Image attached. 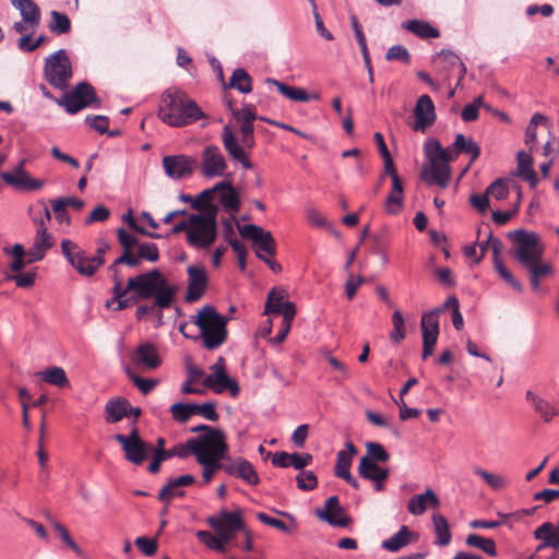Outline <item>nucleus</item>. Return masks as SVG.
<instances>
[{
    "instance_id": "7ed1b4c3",
    "label": "nucleus",
    "mask_w": 559,
    "mask_h": 559,
    "mask_svg": "<svg viewBox=\"0 0 559 559\" xmlns=\"http://www.w3.org/2000/svg\"><path fill=\"white\" fill-rule=\"evenodd\" d=\"M508 237L516 243L513 258L523 267L527 269L531 275L540 280L542 277L551 274V266L542 262L544 247L538 234L526 231L524 229H516L510 231Z\"/></svg>"
},
{
    "instance_id": "0eeeda50",
    "label": "nucleus",
    "mask_w": 559,
    "mask_h": 559,
    "mask_svg": "<svg viewBox=\"0 0 559 559\" xmlns=\"http://www.w3.org/2000/svg\"><path fill=\"white\" fill-rule=\"evenodd\" d=\"M241 139L238 140L234 130L226 124L222 131V142L228 156L236 163H239L245 169L253 167L249 159L247 151H251L255 145L253 124L240 126Z\"/></svg>"
},
{
    "instance_id": "603ef678",
    "label": "nucleus",
    "mask_w": 559,
    "mask_h": 559,
    "mask_svg": "<svg viewBox=\"0 0 559 559\" xmlns=\"http://www.w3.org/2000/svg\"><path fill=\"white\" fill-rule=\"evenodd\" d=\"M498 274L518 293L523 292L521 282L504 266L502 261H496L493 265Z\"/></svg>"
},
{
    "instance_id": "f704fd0d",
    "label": "nucleus",
    "mask_w": 559,
    "mask_h": 559,
    "mask_svg": "<svg viewBox=\"0 0 559 559\" xmlns=\"http://www.w3.org/2000/svg\"><path fill=\"white\" fill-rule=\"evenodd\" d=\"M440 314V310H430L428 312H425L421 317V332H423V338H435L438 340L439 335V321L438 317Z\"/></svg>"
},
{
    "instance_id": "338daca9",
    "label": "nucleus",
    "mask_w": 559,
    "mask_h": 559,
    "mask_svg": "<svg viewBox=\"0 0 559 559\" xmlns=\"http://www.w3.org/2000/svg\"><path fill=\"white\" fill-rule=\"evenodd\" d=\"M380 465L370 462L367 459H360L358 465V474L366 480H371V477L376 476L380 469Z\"/></svg>"
},
{
    "instance_id": "e2e57ef3",
    "label": "nucleus",
    "mask_w": 559,
    "mask_h": 559,
    "mask_svg": "<svg viewBox=\"0 0 559 559\" xmlns=\"http://www.w3.org/2000/svg\"><path fill=\"white\" fill-rule=\"evenodd\" d=\"M134 544L140 549V551L147 557L155 555L157 550L156 538L140 536L135 538Z\"/></svg>"
},
{
    "instance_id": "412c9836",
    "label": "nucleus",
    "mask_w": 559,
    "mask_h": 559,
    "mask_svg": "<svg viewBox=\"0 0 559 559\" xmlns=\"http://www.w3.org/2000/svg\"><path fill=\"white\" fill-rule=\"evenodd\" d=\"M415 122L412 129L425 133L436 121V108L431 97L427 94L419 96L414 107Z\"/></svg>"
},
{
    "instance_id": "052dcab7",
    "label": "nucleus",
    "mask_w": 559,
    "mask_h": 559,
    "mask_svg": "<svg viewBox=\"0 0 559 559\" xmlns=\"http://www.w3.org/2000/svg\"><path fill=\"white\" fill-rule=\"evenodd\" d=\"M533 407L546 423L550 421L558 414L557 409L542 397L536 401Z\"/></svg>"
},
{
    "instance_id": "3c124183",
    "label": "nucleus",
    "mask_w": 559,
    "mask_h": 559,
    "mask_svg": "<svg viewBox=\"0 0 559 559\" xmlns=\"http://www.w3.org/2000/svg\"><path fill=\"white\" fill-rule=\"evenodd\" d=\"M193 415H201L207 420L217 421L219 418L214 402H205L203 404L193 403Z\"/></svg>"
},
{
    "instance_id": "c9c22d12",
    "label": "nucleus",
    "mask_w": 559,
    "mask_h": 559,
    "mask_svg": "<svg viewBox=\"0 0 559 559\" xmlns=\"http://www.w3.org/2000/svg\"><path fill=\"white\" fill-rule=\"evenodd\" d=\"M36 376L40 377L45 382L64 388L69 385V380L67 378L66 371L61 367H50L44 371H38Z\"/></svg>"
},
{
    "instance_id": "dca6fc26",
    "label": "nucleus",
    "mask_w": 559,
    "mask_h": 559,
    "mask_svg": "<svg viewBox=\"0 0 559 559\" xmlns=\"http://www.w3.org/2000/svg\"><path fill=\"white\" fill-rule=\"evenodd\" d=\"M212 373L209 374L203 384L212 389L215 393H222L226 390L230 395L236 397L239 394L240 388L236 380L228 377L226 373V366L224 357L219 356L215 364L211 367Z\"/></svg>"
},
{
    "instance_id": "f257e3e1",
    "label": "nucleus",
    "mask_w": 559,
    "mask_h": 559,
    "mask_svg": "<svg viewBox=\"0 0 559 559\" xmlns=\"http://www.w3.org/2000/svg\"><path fill=\"white\" fill-rule=\"evenodd\" d=\"M424 151L429 165L423 168L421 180L429 186L437 185L440 188L448 187L451 177L449 163L459 154L466 153L471 155L472 163L480 155L479 145L462 133L456 134L452 146L449 148H443L439 140L429 139L424 145Z\"/></svg>"
},
{
    "instance_id": "c85d7f7f",
    "label": "nucleus",
    "mask_w": 559,
    "mask_h": 559,
    "mask_svg": "<svg viewBox=\"0 0 559 559\" xmlns=\"http://www.w3.org/2000/svg\"><path fill=\"white\" fill-rule=\"evenodd\" d=\"M11 4L20 11L21 17L28 22L31 28L39 25L41 13L39 7L33 0H11Z\"/></svg>"
},
{
    "instance_id": "37998d69",
    "label": "nucleus",
    "mask_w": 559,
    "mask_h": 559,
    "mask_svg": "<svg viewBox=\"0 0 559 559\" xmlns=\"http://www.w3.org/2000/svg\"><path fill=\"white\" fill-rule=\"evenodd\" d=\"M224 182L227 186L221 191L222 195L219 201L226 210L237 212L240 205L239 195L229 181Z\"/></svg>"
},
{
    "instance_id": "a878e982",
    "label": "nucleus",
    "mask_w": 559,
    "mask_h": 559,
    "mask_svg": "<svg viewBox=\"0 0 559 559\" xmlns=\"http://www.w3.org/2000/svg\"><path fill=\"white\" fill-rule=\"evenodd\" d=\"M164 445H165V439L160 437L157 439L156 448L151 447V450H153L154 453H153V460L150 463L147 469L152 474H156L157 472H159L160 464L164 461H166V457H174V456H178L180 459L188 457V453H187V450H186L183 443H179L168 450H165Z\"/></svg>"
},
{
    "instance_id": "864d4df0",
    "label": "nucleus",
    "mask_w": 559,
    "mask_h": 559,
    "mask_svg": "<svg viewBox=\"0 0 559 559\" xmlns=\"http://www.w3.org/2000/svg\"><path fill=\"white\" fill-rule=\"evenodd\" d=\"M486 191L496 200H504L509 195L508 180L503 178L496 179L492 183H490Z\"/></svg>"
},
{
    "instance_id": "6e6552de",
    "label": "nucleus",
    "mask_w": 559,
    "mask_h": 559,
    "mask_svg": "<svg viewBox=\"0 0 559 559\" xmlns=\"http://www.w3.org/2000/svg\"><path fill=\"white\" fill-rule=\"evenodd\" d=\"M58 104L63 106L68 114L74 115L86 107L99 108L100 99L90 83L81 82L70 93L64 94Z\"/></svg>"
},
{
    "instance_id": "5701e85b",
    "label": "nucleus",
    "mask_w": 559,
    "mask_h": 559,
    "mask_svg": "<svg viewBox=\"0 0 559 559\" xmlns=\"http://www.w3.org/2000/svg\"><path fill=\"white\" fill-rule=\"evenodd\" d=\"M197 159L188 155H168L163 158L165 174L173 179H180L192 175Z\"/></svg>"
},
{
    "instance_id": "5fc2aeb1",
    "label": "nucleus",
    "mask_w": 559,
    "mask_h": 559,
    "mask_svg": "<svg viewBox=\"0 0 559 559\" xmlns=\"http://www.w3.org/2000/svg\"><path fill=\"white\" fill-rule=\"evenodd\" d=\"M300 490L310 491L318 486V478L312 471H302L296 477Z\"/></svg>"
},
{
    "instance_id": "4468645a",
    "label": "nucleus",
    "mask_w": 559,
    "mask_h": 559,
    "mask_svg": "<svg viewBox=\"0 0 559 559\" xmlns=\"http://www.w3.org/2000/svg\"><path fill=\"white\" fill-rule=\"evenodd\" d=\"M195 461L203 467L202 477L204 483H210L216 471L225 472L226 461L229 460L228 444L215 447L213 449L193 452Z\"/></svg>"
},
{
    "instance_id": "4d7b16f0",
    "label": "nucleus",
    "mask_w": 559,
    "mask_h": 559,
    "mask_svg": "<svg viewBox=\"0 0 559 559\" xmlns=\"http://www.w3.org/2000/svg\"><path fill=\"white\" fill-rule=\"evenodd\" d=\"M385 59L388 61L397 60L403 63H411V53L403 45H394L388 49L385 53Z\"/></svg>"
},
{
    "instance_id": "aec40b11",
    "label": "nucleus",
    "mask_w": 559,
    "mask_h": 559,
    "mask_svg": "<svg viewBox=\"0 0 559 559\" xmlns=\"http://www.w3.org/2000/svg\"><path fill=\"white\" fill-rule=\"evenodd\" d=\"M132 364L142 370H155L162 365L157 347L152 342L140 343L130 354Z\"/></svg>"
},
{
    "instance_id": "72a5a7b5",
    "label": "nucleus",
    "mask_w": 559,
    "mask_h": 559,
    "mask_svg": "<svg viewBox=\"0 0 559 559\" xmlns=\"http://www.w3.org/2000/svg\"><path fill=\"white\" fill-rule=\"evenodd\" d=\"M432 523L437 534L435 544L438 546L449 545L451 543L452 534L448 520L442 514L436 513L432 515Z\"/></svg>"
},
{
    "instance_id": "f8f14e48",
    "label": "nucleus",
    "mask_w": 559,
    "mask_h": 559,
    "mask_svg": "<svg viewBox=\"0 0 559 559\" xmlns=\"http://www.w3.org/2000/svg\"><path fill=\"white\" fill-rule=\"evenodd\" d=\"M190 432L199 433L194 438L188 439L183 444L188 456L193 452L213 449L227 444L226 436L219 428H213L209 425L201 424L190 428Z\"/></svg>"
},
{
    "instance_id": "2f4dec72",
    "label": "nucleus",
    "mask_w": 559,
    "mask_h": 559,
    "mask_svg": "<svg viewBox=\"0 0 559 559\" xmlns=\"http://www.w3.org/2000/svg\"><path fill=\"white\" fill-rule=\"evenodd\" d=\"M415 534L403 525L397 533L382 542V547L389 551L396 552L411 543V537Z\"/></svg>"
},
{
    "instance_id": "13d9d810",
    "label": "nucleus",
    "mask_w": 559,
    "mask_h": 559,
    "mask_svg": "<svg viewBox=\"0 0 559 559\" xmlns=\"http://www.w3.org/2000/svg\"><path fill=\"white\" fill-rule=\"evenodd\" d=\"M475 474L480 476L495 490H499L507 485V481L503 477L489 473L479 467L475 468Z\"/></svg>"
},
{
    "instance_id": "09e8293b",
    "label": "nucleus",
    "mask_w": 559,
    "mask_h": 559,
    "mask_svg": "<svg viewBox=\"0 0 559 559\" xmlns=\"http://www.w3.org/2000/svg\"><path fill=\"white\" fill-rule=\"evenodd\" d=\"M197 537L207 548H210L218 554L226 552L225 546H223V543L219 540L217 535H213L212 533H210L207 531H199V532H197Z\"/></svg>"
},
{
    "instance_id": "bf43d9fd",
    "label": "nucleus",
    "mask_w": 559,
    "mask_h": 559,
    "mask_svg": "<svg viewBox=\"0 0 559 559\" xmlns=\"http://www.w3.org/2000/svg\"><path fill=\"white\" fill-rule=\"evenodd\" d=\"M138 253L142 260L156 262L159 259V251L154 242H143L138 246Z\"/></svg>"
},
{
    "instance_id": "de8ad7c7",
    "label": "nucleus",
    "mask_w": 559,
    "mask_h": 559,
    "mask_svg": "<svg viewBox=\"0 0 559 559\" xmlns=\"http://www.w3.org/2000/svg\"><path fill=\"white\" fill-rule=\"evenodd\" d=\"M174 484H175L174 478H170L166 483V485L159 490L158 500L169 504L170 501L175 497H183L185 496V490H182L181 487H179L178 485H174Z\"/></svg>"
},
{
    "instance_id": "58836bf2",
    "label": "nucleus",
    "mask_w": 559,
    "mask_h": 559,
    "mask_svg": "<svg viewBox=\"0 0 559 559\" xmlns=\"http://www.w3.org/2000/svg\"><path fill=\"white\" fill-rule=\"evenodd\" d=\"M316 514L320 520L334 527H347L352 523V519L345 513V510L342 513L331 510H317Z\"/></svg>"
},
{
    "instance_id": "9d476101",
    "label": "nucleus",
    "mask_w": 559,
    "mask_h": 559,
    "mask_svg": "<svg viewBox=\"0 0 559 559\" xmlns=\"http://www.w3.org/2000/svg\"><path fill=\"white\" fill-rule=\"evenodd\" d=\"M58 104L63 106L68 114L74 115L86 107L99 108L100 99L90 83L81 82L70 93L64 94Z\"/></svg>"
},
{
    "instance_id": "ea45409f",
    "label": "nucleus",
    "mask_w": 559,
    "mask_h": 559,
    "mask_svg": "<svg viewBox=\"0 0 559 559\" xmlns=\"http://www.w3.org/2000/svg\"><path fill=\"white\" fill-rule=\"evenodd\" d=\"M48 28L57 35L67 34L71 29V21L66 13L52 10L50 12Z\"/></svg>"
},
{
    "instance_id": "79ce46f5",
    "label": "nucleus",
    "mask_w": 559,
    "mask_h": 559,
    "mask_svg": "<svg viewBox=\"0 0 559 559\" xmlns=\"http://www.w3.org/2000/svg\"><path fill=\"white\" fill-rule=\"evenodd\" d=\"M367 453L361 459H367L372 463H386L390 460V454L385 450V448L373 441H369L366 443Z\"/></svg>"
},
{
    "instance_id": "bb28decb",
    "label": "nucleus",
    "mask_w": 559,
    "mask_h": 559,
    "mask_svg": "<svg viewBox=\"0 0 559 559\" xmlns=\"http://www.w3.org/2000/svg\"><path fill=\"white\" fill-rule=\"evenodd\" d=\"M534 537L542 540L536 548V552L542 551L547 547L559 549V533L550 522H545L534 531Z\"/></svg>"
},
{
    "instance_id": "423d86ee",
    "label": "nucleus",
    "mask_w": 559,
    "mask_h": 559,
    "mask_svg": "<svg viewBox=\"0 0 559 559\" xmlns=\"http://www.w3.org/2000/svg\"><path fill=\"white\" fill-rule=\"evenodd\" d=\"M217 212L215 204H206L202 214L190 215V229L188 230V242L194 248H207L217 237Z\"/></svg>"
},
{
    "instance_id": "2eb2a0df",
    "label": "nucleus",
    "mask_w": 559,
    "mask_h": 559,
    "mask_svg": "<svg viewBox=\"0 0 559 559\" xmlns=\"http://www.w3.org/2000/svg\"><path fill=\"white\" fill-rule=\"evenodd\" d=\"M115 440L122 447L126 460L135 465H141L151 450V445L141 439L136 427H132L128 436L116 435Z\"/></svg>"
},
{
    "instance_id": "39448f33",
    "label": "nucleus",
    "mask_w": 559,
    "mask_h": 559,
    "mask_svg": "<svg viewBox=\"0 0 559 559\" xmlns=\"http://www.w3.org/2000/svg\"><path fill=\"white\" fill-rule=\"evenodd\" d=\"M227 322L228 318L218 313L211 305L199 310L194 324L200 329V336L205 348L213 350L225 343L228 334Z\"/></svg>"
},
{
    "instance_id": "69168bd1",
    "label": "nucleus",
    "mask_w": 559,
    "mask_h": 559,
    "mask_svg": "<svg viewBox=\"0 0 559 559\" xmlns=\"http://www.w3.org/2000/svg\"><path fill=\"white\" fill-rule=\"evenodd\" d=\"M108 249L107 243H104L102 247L97 248L95 255L90 257L92 259L93 265L85 269L80 267L81 272L84 274H95L97 270L105 263V252Z\"/></svg>"
},
{
    "instance_id": "e433bc0d",
    "label": "nucleus",
    "mask_w": 559,
    "mask_h": 559,
    "mask_svg": "<svg viewBox=\"0 0 559 559\" xmlns=\"http://www.w3.org/2000/svg\"><path fill=\"white\" fill-rule=\"evenodd\" d=\"M228 87L236 88L240 93L248 94L252 91L251 76L245 69L237 68L234 70L229 79Z\"/></svg>"
},
{
    "instance_id": "20e7f679",
    "label": "nucleus",
    "mask_w": 559,
    "mask_h": 559,
    "mask_svg": "<svg viewBox=\"0 0 559 559\" xmlns=\"http://www.w3.org/2000/svg\"><path fill=\"white\" fill-rule=\"evenodd\" d=\"M151 288L150 296L139 297V301L153 300L150 305H140L135 311V318L142 320L147 314H153L158 320L163 318V310L169 309L178 294L179 287L168 282L158 269L151 270Z\"/></svg>"
},
{
    "instance_id": "f03ea898",
    "label": "nucleus",
    "mask_w": 559,
    "mask_h": 559,
    "mask_svg": "<svg viewBox=\"0 0 559 559\" xmlns=\"http://www.w3.org/2000/svg\"><path fill=\"white\" fill-rule=\"evenodd\" d=\"M157 116L174 128H182L205 118L200 106L178 87H170L162 94Z\"/></svg>"
},
{
    "instance_id": "c756f323",
    "label": "nucleus",
    "mask_w": 559,
    "mask_h": 559,
    "mask_svg": "<svg viewBox=\"0 0 559 559\" xmlns=\"http://www.w3.org/2000/svg\"><path fill=\"white\" fill-rule=\"evenodd\" d=\"M129 401L124 397L110 399L105 405V419L107 423L116 424L127 417Z\"/></svg>"
},
{
    "instance_id": "6ab92c4d",
    "label": "nucleus",
    "mask_w": 559,
    "mask_h": 559,
    "mask_svg": "<svg viewBox=\"0 0 559 559\" xmlns=\"http://www.w3.org/2000/svg\"><path fill=\"white\" fill-rule=\"evenodd\" d=\"M151 277V271H147L130 277L126 287L122 286V282L114 283L112 301L124 297L128 293H135L138 297L150 296L153 288Z\"/></svg>"
},
{
    "instance_id": "8fccbe9b",
    "label": "nucleus",
    "mask_w": 559,
    "mask_h": 559,
    "mask_svg": "<svg viewBox=\"0 0 559 559\" xmlns=\"http://www.w3.org/2000/svg\"><path fill=\"white\" fill-rule=\"evenodd\" d=\"M233 117L241 124H253V121L258 119L255 107L249 104L240 109H233Z\"/></svg>"
},
{
    "instance_id": "4c0bfd02",
    "label": "nucleus",
    "mask_w": 559,
    "mask_h": 559,
    "mask_svg": "<svg viewBox=\"0 0 559 559\" xmlns=\"http://www.w3.org/2000/svg\"><path fill=\"white\" fill-rule=\"evenodd\" d=\"M465 543L469 547L480 549L490 557H496L498 555L496 543L492 538L483 537L477 534H469L466 537Z\"/></svg>"
},
{
    "instance_id": "0e129e2a",
    "label": "nucleus",
    "mask_w": 559,
    "mask_h": 559,
    "mask_svg": "<svg viewBox=\"0 0 559 559\" xmlns=\"http://www.w3.org/2000/svg\"><path fill=\"white\" fill-rule=\"evenodd\" d=\"M407 510L413 515H421L427 510L425 492L413 496L407 503Z\"/></svg>"
},
{
    "instance_id": "1a4fd4ad",
    "label": "nucleus",
    "mask_w": 559,
    "mask_h": 559,
    "mask_svg": "<svg viewBox=\"0 0 559 559\" xmlns=\"http://www.w3.org/2000/svg\"><path fill=\"white\" fill-rule=\"evenodd\" d=\"M58 104L63 106L68 114L74 115L86 107L99 108L100 99L90 83L81 82L70 93L64 94Z\"/></svg>"
},
{
    "instance_id": "f3484780",
    "label": "nucleus",
    "mask_w": 559,
    "mask_h": 559,
    "mask_svg": "<svg viewBox=\"0 0 559 559\" xmlns=\"http://www.w3.org/2000/svg\"><path fill=\"white\" fill-rule=\"evenodd\" d=\"M239 234L243 238L251 239L255 247V253L264 252L269 257H274L276 253V243L270 231L264 230L262 227L254 224H247L240 226L237 224Z\"/></svg>"
},
{
    "instance_id": "473e14b6",
    "label": "nucleus",
    "mask_w": 559,
    "mask_h": 559,
    "mask_svg": "<svg viewBox=\"0 0 559 559\" xmlns=\"http://www.w3.org/2000/svg\"><path fill=\"white\" fill-rule=\"evenodd\" d=\"M402 26L424 39L438 38L440 36L439 31L425 21L409 20L404 22Z\"/></svg>"
},
{
    "instance_id": "b1692460",
    "label": "nucleus",
    "mask_w": 559,
    "mask_h": 559,
    "mask_svg": "<svg viewBox=\"0 0 559 559\" xmlns=\"http://www.w3.org/2000/svg\"><path fill=\"white\" fill-rule=\"evenodd\" d=\"M61 252L69 264L82 276L92 277L94 274H84L80 270L87 269L93 265L92 259L75 242L63 239L61 241Z\"/></svg>"
},
{
    "instance_id": "a18cd8bd",
    "label": "nucleus",
    "mask_w": 559,
    "mask_h": 559,
    "mask_svg": "<svg viewBox=\"0 0 559 559\" xmlns=\"http://www.w3.org/2000/svg\"><path fill=\"white\" fill-rule=\"evenodd\" d=\"M173 419L186 424L193 416V403H175L170 406Z\"/></svg>"
},
{
    "instance_id": "ddd939ff",
    "label": "nucleus",
    "mask_w": 559,
    "mask_h": 559,
    "mask_svg": "<svg viewBox=\"0 0 559 559\" xmlns=\"http://www.w3.org/2000/svg\"><path fill=\"white\" fill-rule=\"evenodd\" d=\"M45 76L50 85L63 90L72 76L71 62L64 49L50 55L45 62Z\"/></svg>"
},
{
    "instance_id": "49530a36",
    "label": "nucleus",
    "mask_w": 559,
    "mask_h": 559,
    "mask_svg": "<svg viewBox=\"0 0 559 559\" xmlns=\"http://www.w3.org/2000/svg\"><path fill=\"white\" fill-rule=\"evenodd\" d=\"M35 223L37 224V235L35 237L33 246H35V249H39L46 252L52 246L50 235L47 231V227L44 226V219H35Z\"/></svg>"
},
{
    "instance_id": "393cba45",
    "label": "nucleus",
    "mask_w": 559,
    "mask_h": 559,
    "mask_svg": "<svg viewBox=\"0 0 559 559\" xmlns=\"http://www.w3.org/2000/svg\"><path fill=\"white\" fill-rule=\"evenodd\" d=\"M225 473L230 476L239 477L248 485L255 486L259 484L260 478L254 466L243 457H237L226 461Z\"/></svg>"
},
{
    "instance_id": "7c9ffc66",
    "label": "nucleus",
    "mask_w": 559,
    "mask_h": 559,
    "mask_svg": "<svg viewBox=\"0 0 559 559\" xmlns=\"http://www.w3.org/2000/svg\"><path fill=\"white\" fill-rule=\"evenodd\" d=\"M518 176L530 182L532 187L537 185V174L533 169V158L530 154L520 151L516 154Z\"/></svg>"
},
{
    "instance_id": "680f3d73",
    "label": "nucleus",
    "mask_w": 559,
    "mask_h": 559,
    "mask_svg": "<svg viewBox=\"0 0 559 559\" xmlns=\"http://www.w3.org/2000/svg\"><path fill=\"white\" fill-rule=\"evenodd\" d=\"M353 459L349 457V455L346 454L345 450H342L337 453L336 457V464L334 473L337 477H343L344 475L350 474V466H352Z\"/></svg>"
},
{
    "instance_id": "a211bd4d",
    "label": "nucleus",
    "mask_w": 559,
    "mask_h": 559,
    "mask_svg": "<svg viewBox=\"0 0 559 559\" xmlns=\"http://www.w3.org/2000/svg\"><path fill=\"white\" fill-rule=\"evenodd\" d=\"M201 174L206 178L223 177L227 169L226 159L216 145H207L201 155Z\"/></svg>"
},
{
    "instance_id": "9b49d317",
    "label": "nucleus",
    "mask_w": 559,
    "mask_h": 559,
    "mask_svg": "<svg viewBox=\"0 0 559 559\" xmlns=\"http://www.w3.org/2000/svg\"><path fill=\"white\" fill-rule=\"evenodd\" d=\"M207 524L214 530L219 540L227 550V545L233 542L236 533L245 531V522L240 512H229L225 509L221 510L219 516H210Z\"/></svg>"
},
{
    "instance_id": "6e6d98bb",
    "label": "nucleus",
    "mask_w": 559,
    "mask_h": 559,
    "mask_svg": "<svg viewBox=\"0 0 559 559\" xmlns=\"http://www.w3.org/2000/svg\"><path fill=\"white\" fill-rule=\"evenodd\" d=\"M0 177L9 185L20 189V190H27L28 189V182L31 180V176L26 174L22 175H13L11 173H2Z\"/></svg>"
},
{
    "instance_id": "774afa93",
    "label": "nucleus",
    "mask_w": 559,
    "mask_h": 559,
    "mask_svg": "<svg viewBox=\"0 0 559 559\" xmlns=\"http://www.w3.org/2000/svg\"><path fill=\"white\" fill-rule=\"evenodd\" d=\"M85 122L95 131L105 134L108 130L109 118L107 116H87Z\"/></svg>"
},
{
    "instance_id": "4be33fe9",
    "label": "nucleus",
    "mask_w": 559,
    "mask_h": 559,
    "mask_svg": "<svg viewBox=\"0 0 559 559\" xmlns=\"http://www.w3.org/2000/svg\"><path fill=\"white\" fill-rule=\"evenodd\" d=\"M188 287L185 300L189 304L202 298L209 285V277L204 266L190 265L187 269Z\"/></svg>"
},
{
    "instance_id": "a19ab883",
    "label": "nucleus",
    "mask_w": 559,
    "mask_h": 559,
    "mask_svg": "<svg viewBox=\"0 0 559 559\" xmlns=\"http://www.w3.org/2000/svg\"><path fill=\"white\" fill-rule=\"evenodd\" d=\"M123 371L132 383L140 390L144 395L148 394L157 384L156 379H144L139 377L130 367V365H123Z\"/></svg>"
},
{
    "instance_id": "cd10ccee",
    "label": "nucleus",
    "mask_w": 559,
    "mask_h": 559,
    "mask_svg": "<svg viewBox=\"0 0 559 559\" xmlns=\"http://www.w3.org/2000/svg\"><path fill=\"white\" fill-rule=\"evenodd\" d=\"M266 83L275 85L282 95L294 102L307 103L311 99L318 100L320 98L319 94H308L305 88L294 87L275 79L269 78Z\"/></svg>"
},
{
    "instance_id": "c03bdc74",
    "label": "nucleus",
    "mask_w": 559,
    "mask_h": 559,
    "mask_svg": "<svg viewBox=\"0 0 559 559\" xmlns=\"http://www.w3.org/2000/svg\"><path fill=\"white\" fill-rule=\"evenodd\" d=\"M288 300H284L283 295H278L272 289L265 302V314H285V309Z\"/></svg>"
}]
</instances>
